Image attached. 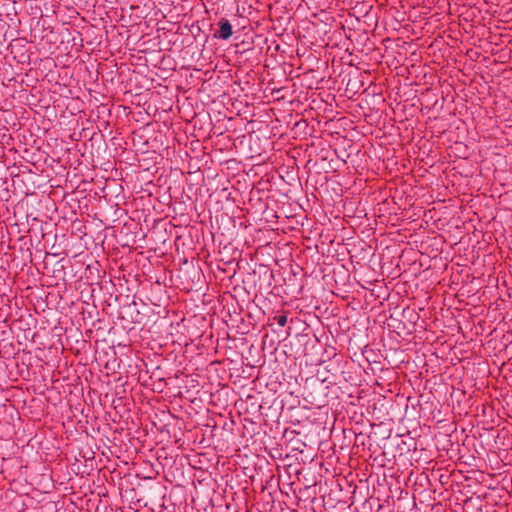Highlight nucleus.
Returning <instances> with one entry per match:
<instances>
[{"label":"nucleus","instance_id":"21","mask_svg":"<svg viewBox=\"0 0 512 512\" xmlns=\"http://www.w3.org/2000/svg\"><path fill=\"white\" fill-rule=\"evenodd\" d=\"M262 36H263V34H253L252 38H253V40H255V41H254V43H255V49H258V47L261 45V43H262L263 41H266V40H267V39L263 40V39H262Z\"/></svg>","mask_w":512,"mask_h":512},{"label":"nucleus","instance_id":"28","mask_svg":"<svg viewBox=\"0 0 512 512\" xmlns=\"http://www.w3.org/2000/svg\"><path fill=\"white\" fill-rule=\"evenodd\" d=\"M260 2V0H258V3Z\"/></svg>","mask_w":512,"mask_h":512},{"label":"nucleus","instance_id":"3","mask_svg":"<svg viewBox=\"0 0 512 512\" xmlns=\"http://www.w3.org/2000/svg\"><path fill=\"white\" fill-rule=\"evenodd\" d=\"M346 42H344L345 50L350 51L352 54L354 51L364 52L368 54L369 52L377 49L381 50L380 47L376 46L377 37L382 36V34H371L372 38L369 37V34H344Z\"/></svg>","mask_w":512,"mask_h":512},{"label":"nucleus","instance_id":"23","mask_svg":"<svg viewBox=\"0 0 512 512\" xmlns=\"http://www.w3.org/2000/svg\"><path fill=\"white\" fill-rule=\"evenodd\" d=\"M234 34H213L215 38L227 40L231 38Z\"/></svg>","mask_w":512,"mask_h":512},{"label":"nucleus","instance_id":"17","mask_svg":"<svg viewBox=\"0 0 512 512\" xmlns=\"http://www.w3.org/2000/svg\"><path fill=\"white\" fill-rule=\"evenodd\" d=\"M82 36L83 34H78V36L71 37V48L76 47V51H78L79 47H84L85 38Z\"/></svg>","mask_w":512,"mask_h":512},{"label":"nucleus","instance_id":"14","mask_svg":"<svg viewBox=\"0 0 512 512\" xmlns=\"http://www.w3.org/2000/svg\"><path fill=\"white\" fill-rule=\"evenodd\" d=\"M169 35L170 34H160L159 46H161V51H170L173 46L176 45V40L170 39Z\"/></svg>","mask_w":512,"mask_h":512},{"label":"nucleus","instance_id":"15","mask_svg":"<svg viewBox=\"0 0 512 512\" xmlns=\"http://www.w3.org/2000/svg\"><path fill=\"white\" fill-rule=\"evenodd\" d=\"M197 31L205 32L206 30L211 31L213 29V25H216V21L212 22L210 17H203L201 20L196 21Z\"/></svg>","mask_w":512,"mask_h":512},{"label":"nucleus","instance_id":"13","mask_svg":"<svg viewBox=\"0 0 512 512\" xmlns=\"http://www.w3.org/2000/svg\"><path fill=\"white\" fill-rule=\"evenodd\" d=\"M444 35L445 34H438V37L435 38V41L431 44V47L435 45L438 46L442 42L449 47H454L457 44L458 39L456 37H453L452 34H446L447 39H445Z\"/></svg>","mask_w":512,"mask_h":512},{"label":"nucleus","instance_id":"20","mask_svg":"<svg viewBox=\"0 0 512 512\" xmlns=\"http://www.w3.org/2000/svg\"><path fill=\"white\" fill-rule=\"evenodd\" d=\"M287 19H288V18H286V17H280V18L278 19V22H279V25H278V26L273 25L272 27H270V26H268V25H267V26H265V27H262V29H263V30H267V31H269L270 29L276 30V29H278V28H283V27H282V24H283L284 22H286V21H287Z\"/></svg>","mask_w":512,"mask_h":512},{"label":"nucleus","instance_id":"7","mask_svg":"<svg viewBox=\"0 0 512 512\" xmlns=\"http://www.w3.org/2000/svg\"><path fill=\"white\" fill-rule=\"evenodd\" d=\"M29 36V39L27 37H17L10 40L7 49L10 50L11 54H14V58H17V54L24 56L28 52L27 44L36 42L38 39L37 34H29Z\"/></svg>","mask_w":512,"mask_h":512},{"label":"nucleus","instance_id":"24","mask_svg":"<svg viewBox=\"0 0 512 512\" xmlns=\"http://www.w3.org/2000/svg\"><path fill=\"white\" fill-rule=\"evenodd\" d=\"M192 38L196 39L197 36H203V39L202 41L206 42L207 39H208V35L207 34H197V35H194V34H191Z\"/></svg>","mask_w":512,"mask_h":512},{"label":"nucleus","instance_id":"18","mask_svg":"<svg viewBox=\"0 0 512 512\" xmlns=\"http://www.w3.org/2000/svg\"><path fill=\"white\" fill-rule=\"evenodd\" d=\"M10 21L11 23H8V28L18 32V26L20 25L21 21L17 17L16 13L14 14V18H10Z\"/></svg>","mask_w":512,"mask_h":512},{"label":"nucleus","instance_id":"4","mask_svg":"<svg viewBox=\"0 0 512 512\" xmlns=\"http://www.w3.org/2000/svg\"><path fill=\"white\" fill-rule=\"evenodd\" d=\"M159 36L160 34H128L127 45L134 44L132 49L140 53L161 52Z\"/></svg>","mask_w":512,"mask_h":512},{"label":"nucleus","instance_id":"2","mask_svg":"<svg viewBox=\"0 0 512 512\" xmlns=\"http://www.w3.org/2000/svg\"><path fill=\"white\" fill-rule=\"evenodd\" d=\"M329 387L325 385L324 380L307 379L304 386L303 398L310 405L316 407L325 406L328 402Z\"/></svg>","mask_w":512,"mask_h":512},{"label":"nucleus","instance_id":"27","mask_svg":"<svg viewBox=\"0 0 512 512\" xmlns=\"http://www.w3.org/2000/svg\"><path fill=\"white\" fill-rule=\"evenodd\" d=\"M185 41H186V42L191 43V42H190V39H188V38H186L185 40H183V42H185Z\"/></svg>","mask_w":512,"mask_h":512},{"label":"nucleus","instance_id":"6","mask_svg":"<svg viewBox=\"0 0 512 512\" xmlns=\"http://www.w3.org/2000/svg\"><path fill=\"white\" fill-rule=\"evenodd\" d=\"M289 38L292 36L295 40L299 41L302 45H308L311 50L320 54L321 50L329 46L324 38L320 37V41L316 39V34H286Z\"/></svg>","mask_w":512,"mask_h":512},{"label":"nucleus","instance_id":"9","mask_svg":"<svg viewBox=\"0 0 512 512\" xmlns=\"http://www.w3.org/2000/svg\"><path fill=\"white\" fill-rule=\"evenodd\" d=\"M252 36L253 34H237L234 37L235 52L243 54L255 50V40H253Z\"/></svg>","mask_w":512,"mask_h":512},{"label":"nucleus","instance_id":"1","mask_svg":"<svg viewBox=\"0 0 512 512\" xmlns=\"http://www.w3.org/2000/svg\"><path fill=\"white\" fill-rule=\"evenodd\" d=\"M215 21L218 29L215 32H244L245 30H255L261 27L263 24L258 20L255 22V26L252 24L249 18L239 13V6H237L235 13H215Z\"/></svg>","mask_w":512,"mask_h":512},{"label":"nucleus","instance_id":"22","mask_svg":"<svg viewBox=\"0 0 512 512\" xmlns=\"http://www.w3.org/2000/svg\"><path fill=\"white\" fill-rule=\"evenodd\" d=\"M73 36H74L73 34H63V38L65 40V45H63L64 46L63 51H67V53L70 52V51H68V44L70 42H72L71 37H73Z\"/></svg>","mask_w":512,"mask_h":512},{"label":"nucleus","instance_id":"8","mask_svg":"<svg viewBox=\"0 0 512 512\" xmlns=\"http://www.w3.org/2000/svg\"><path fill=\"white\" fill-rule=\"evenodd\" d=\"M40 40L39 44L42 45L43 49L48 50L50 53H54V49H60L62 45H65L63 34H37Z\"/></svg>","mask_w":512,"mask_h":512},{"label":"nucleus","instance_id":"25","mask_svg":"<svg viewBox=\"0 0 512 512\" xmlns=\"http://www.w3.org/2000/svg\"><path fill=\"white\" fill-rule=\"evenodd\" d=\"M194 30H197L196 21L191 24L190 32H194Z\"/></svg>","mask_w":512,"mask_h":512},{"label":"nucleus","instance_id":"26","mask_svg":"<svg viewBox=\"0 0 512 512\" xmlns=\"http://www.w3.org/2000/svg\"><path fill=\"white\" fill-rule=\"evenodd\" d=\"M275 35H276V36H278V37H282V36H284L285 34L280 33V34H275Z\"/></svg>","mask_w":512,"mask_h":512},{"label":"nucleus","instance_id":"16","mask_svg":"<svg viewBox=\"0 0 512 512\" xmlns=\"http://www.w3.org/2000/svg\"><path fill=\"white\" fill-rule=\"evenodd\" d=\"M396 40V38H391V37H381V36H378L377 37V41L380 42V44L383 46L384 48V52H388L389 50H391L392 52H395L396 50V42H394Z\"/></svg>","mask_w":512,"mask_h":512},{"label":"nucleus","instance_id":"5","mask_svg":"<svg viewBox=\"0 0 512 512\" xmlns=\"http://www.w3.org/2000/svg\"><path fill=\"white\" fill-rule=\"evenodd\" d=\"M509 35L510 34H488L487 38H480L478 34H473L471 36V41L473 45L478 46L484 52L495 54L498 52V50H496V46L499 45L501 38L508 37Z\"/></svg>","mask_w":512,"mask_h":512},{"label":"nucleus","instance_id":"11","mask_svg":"<svg viewBox=\"0 0 512 512\" xmlns=\"http://www.w3.org/2000/svg\"><path fill=\"white\" fill-rule=\"evenodd\" d=\"M92 35L93 34H85V43L87 49L91 52L101 46L104 34H94V36L91 37ZM105 36L107 37L108 34H105Z\"/></svg>","mask_w":512,"mask_h":512},{"label":"nucleus","instance_id":"12","mask_svg":"<svg viewBox=\"0 0 512 512\" xmlns=\"http://www.w3.org/2000/svg\"><path fill=\"white\" fill-rule=\"evenodd\" d=\"M396 50L395 53L402 54V52L407 53L410 48L413 47V39H410L407 36V40L403 37H396Z\"/></svg>","mask_w":512,"mask_h":512},{"label":"nucleus","instance_id":"19","mask_svg":"<svg viewBox=\"0 0 512 512\" xmlns=\"http://www.w3.org/2000/svg\"><path fill=\"white\" fill-rule=\"evenodd\" d=\"M273 320L276 321L279 326L284 327L287 324V315L286 314L276 315V316H274Z\"/></svg>","mask_w":512,"mask_h":512},{"label":"nucleus","instance_id":"10","mask_svg":"<svg viewBox=\"0 0 512 512\" xmlns=\"http://www.w3.org/2000/svg\"><path fill=\"white\" fill-rule=\"evenodd\" d=\"M269 76H271V78L268 79V81L270 83H281V82H284L287 80V78L285 76V72L280 66H277V67L273 68L272 71H269L267 73V77H269ZM264 80H267L265 75H263V78H262V81H264Z\"/></svg>","mask_w":512,"mask_h":512}]
</instances>
